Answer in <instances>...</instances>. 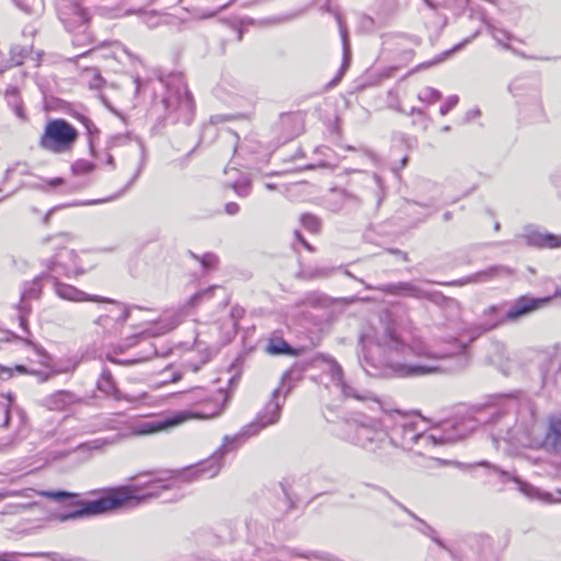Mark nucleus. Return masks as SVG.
<instances>
[{"label":"nucleus","mask_w":561,"mask_h":561,"mask_svg":"<svg viewBox=\"0 0 561 561\" xmlns=\"http://www.w3.org/2000/svg\"><path fill=\"white\" fill-rule=\"evenodd\" d=\"M360 365L370 376L419 377L436 373L438 367L428 362L461 354L465 345L456 339L446 342L447 347L435 343L428 345L416 330L402 331L398 336L389 335L385 345L362 336Z\"/></svg>","instance_id":"1"},{"label":"nucleus","mask_w":561,"mask_h":561,"mask_svg":"<svg viewBox=\"0 0 561 561\" xmlns=\"http://www.w3.org/2000/svg\"><path fill=\"white\" fill-rule=\"evenodd\" d=\"M185 469L180 471H160L156 472L152 478L141 481L146 478L147 473H141L137 477V482L111 490L106 495L87 502L82 508L72 510L62 514H51L50 518L65 522L68 519H77L82 516L98 515L117 508L130 501L141 502L149 497H154L160 494V490L171 489L180 482H190L196 480L193 474H185Z\"/></svg>","instance_id":"2"},{"label":"nucleus","mask_w":561,"mask_h":561,"mask_svg":"<svg viewBox=\"0 0 561 561\" xmlns=\"http://www.w3.org/2000/svg\"><path fill=\"white\" fill-rule=\"evenodd\" d=\"M293 387L291 371H285L278 387L272 392L271 400L260 411L256 420L244 426L238 434L225 436L221 446L209 458L185 468L182 476L193 474L195 479L216 477L222 467V459L226 454L237 449L245 439L256 435L261 430L278 422L283 404Z\"/></svg>","instance_id":"3"},{"label":"nucleus","mask_w":561,"mask_h":561,"mask_svg":"<svg viewBox=\"0 0 561 561\" xmlns=\"http://www.w3.org/2000/svg\"><path fill=\"white\" fill-rule=\"evenodd\" d=\"M393 420V426L388 432L389 442L404 450L412 449L415 445L423 449L435 447L446 443L465 438L473 430L472 420L461 422H445L443 428H425V421L419 417H408L400 413L388 414V421Z\"/></svg>","instance_id":"4"},{"label":"nucleus","mask_w":561,"mask_h":561,"mask_svg":"<svg viewBox=\"0 0 561 561\" xmlns=\"http://www.w3.org/2000/svg\"><path fill=\"white\" fill-rule=\"evenodd\" d=\"M75 236L70 232H60L47 237L44 242L56 253L47 261V267L66 277H78L93 267L75 250L66 249V244L73 241Z\"/></svg>","instance_id":"5"},{"label":"nucleus","mask_w":561,"mask_h":561,"mask_svg":"<svg viewBox=\"0 0 561 561\" xmlns=\"http://www.w3.org/2000/svg\"><path fill=\"white\" fill-rule=\"evenodd\" d=\"M502 439L513 446L527 448L546 446L561 453V414L550 417L545 437L542 436L541 428L533 422L526 428L515 426L513 430L507 431Z\"/></svg>","instance_id":"6"},{"label":"nucleus","mask_w":561,"mask_h":561,"mask_svg":"<svg viewBox=\"0 0 561 561\" xmlns=\"http://www.w3.org/2000/svg\"><path fill=\"white\" fill-rule=\"evenodd\" d=\"M388 414L381 421L369 420L367 422H347L342 427L341 437L354 445L369 451H377L388 444L387 425Z\"/></svg>","instance_id":"7"},{"label":"nucleus","mask_w":561,"mask_h":561,"mask_svg":"<svg viewBox=\"0 0 561 561\" xmlns=\"http://www.w3.org/2000/svg\"><path fill=\"white\" fill-rule=\"evenodd\" d=\"M79 137L78 130L66 119H48L38 139V146L50 153L70 152Z\"/></svg>","instance_id":"8"},{"label":"nucleus","mask_w":561,"mask_h":561,"mask_svg":"<svg viewBox=\"0 0 561 561\" xmlns=\"http://www.w3.org/2000/svg\"><path fill=\"white\" fill-rule=\"evenodd\" d=\"M551 299V297H533L525 295L512 301L507 310H503L502 307L492 306L485 311V314H495L496 317L485 324L484 330H491L505 322H517L518 320L546 308L550 304Z\"/></svg>","instance_id":"9"},{"label":"nucleus","mask_w":561,"mask_h":561,"mask_svg":"<svg viewBox=\"0 0 561 561\" xmlns=\"http://www.w3.org/2000/svg\"><path fill=\"white\" fill-rule=\"evenodd\" d=\"M178 403L187 407L182 412L193 413L187 421L193 419H209L219 415L222 407L218 399L204 388H193L187 391L179 392L174 396Z\"/></svg>","instance_id":"10"},{"label":"nucleus","mask_w":561,"mask_h":561,"mask_svg":"<svg viewBox=\"0 0 561 561\" xmlns=\"http://www.w3.org/2000/svg\"><path fill=\"white\" fill-rule=\"evenodd\" d=\"M102 301H106L108 305L103 308L101 314L95 320V324L104 337L112 339L122 333L134 307L104 298Z\"/></svg>","instance_id":"11"},{"label":"nucleus","mask_w":561,"mask_h":561,"mask_svg":"<svg viewBox=\"0 0 561 561\" xmlns=\"http://www.w3.org/2000/svg\"><path fill=\"white\" fill-rule=\"evenodd\" d=\"M325 373L331 378L333 385L339 388L345 398H352L362 402H371L378 407L381 405L379 399L368 390L357 389L347 383L341 365L333 358L325 360Z\"/></svg>","instance_id":"12"},{"label":"nucleus","mask_w":561,"mask_h":561,"mask_svg":"<svg viewBox=\"0 0 561 561\" xmlns=\"http://www.w3.org/2000/svg\"><path fill=\"white\" fill-rule=\"evenodd\" d=\"M194 415L188 412H175L171 416L157 417L151 420H138L129 425V434L134 436H146L167 431L171 427L178 426Z\"/></svg>","instance_id":"13"},{"label":"nucleus","mask_w":561,"mask_h":561,"mask_svg":"<svg viewBox=\"0 0 561 561\" xmlns=\"http://www.w3.org/2000/svg\"><path fill=\"white\" fill-rule=\"evenodd\" d=\"M184 319V314L181 311L174 312L162 317L156 322L149 323L140 332L126 337L123 342L117 344V350L123 352L125 348L134 346L138 343V340L142 336H159L167 334L168 332L175 329Z\"/></svg>","instance_id":"14"},{"label":"nucleus","mask_w":561,"mask_h":561,"mask_svg":"<svg viewBox=\"0 0 561 561\" xmlns=\"http://www.w3.org/2000/svg\"><path fill=\"white\" fill-rule=\"evenodd\" d=\"M58 14L60 21L69 32H77L75 44L84 42L79 37L80 35L88 38L85 31L88 28L87 23L89 15L81 5L72 1H61L58 4Z\"/></svg>","instance_id":"15"},{"label":"nucleus","mask_w":561,"mask_h":561,"mask_svg":"<svg viewBox=\"0 0 561 561\" xmlns=\"http://www.w3.org/2000/svg\"><path fill=\"white\" fill-rule=\"evenodd\" d=\"M41 363L45 366V370L31 371L38 376L41 381H46L48 378L59 374L71 373L76 369L78 362L75 359L59 360L53 363L51 358L46 353H38Z\"/></svg>","instance_id":"16"},{"label":"nucleus","mask_w":561,"mask_h":561,"mask_svg":"<svg viewBox=\"0 0 561 561\" xmlns=\"http://www.w3.org/2000/svg\"><path fill=\"white\" fill-rule=\"evenodd\" d=\"M522 238L531 247L550 249L561 247V237L540 231L534 227H526Z\"/></svg>","instance_id":"17"},{"label":"nucleus","mask_w":561,"mask_h":561,"mask_svg":"<svg viewBox=\"0 0 561 561\" xmlns=\"http://www.w3.org/2000/svg\"><path fill=\"white\" fill-rule=\"evenodd\" d=\"M82 402V398L69 390H58L44 399V405L51 411H62Z\"/></svg>","instance_id":"18"},{"label":"nucleus","mask_w":561,"mask_h":561,"mask_svg":"<svg viewBox=\"0 0 561 561\" xmlns=\"http://www.w3.org/2000/svg\"><path fill=\"white\" fill-rule=\"evenodd\" d=\"M54 290H55V294L59 298H61L64 300H68V301L81 302V301H102L103 300V298H101L99 296H90V295L85 294L84 291L78 289L77 287L69 285V284H65L59 280L54 282Z\"/></svg>","instance_id":"19"},{"label":"nucleus","mask_w":561,"mask_h":561,"mask_svg":"<svg viewBox=\"0 0 561 561\" xmlns=\"http://www.w3.org/2000/svg\"><path fill=\"white\" fill-rule=\"evenodd\" d=\"M512 479L518 484L519 491L529 497H538V499H541V500H543L546 502H550V503L561 502V491H558L557 496H553L552 494H549V493H541L539 490H537L533 485H530L526 482H523L517 478H512Z\"/></svg>","instance_id":"20"},{"label":"nucleus","mask_w":561,"mask_h":561,"mask_svg":"<svg viewBox=\"0 0 561 561\" xmlns=\"http://www.w3.org/2000/svg\"><path fill=\"white\" fill-rule=\"evenodd\" d=\"M381 291L390 294H403L409 297L422 298L424 293L410 283H400L398 285H386L380 288Z\"/></svg>","instance_id":"21"},{"label":"nucleus","mask_w":561,"mask_h":561,"mask_svg":"<svg viewBox=\"0 0 561 561\" xmlns=\"http://www.w3.org/2000/svg\"><path fill=\"white\" fill-rule=\"evenodd\" d=\"M98 389L107 396L114 397L116 400H121L123 398L116 389L112 375L107 370H103L98 380Z\"/></svg>","instance_id":"22"},{"label":"nucleus","mask_w":561,"mask_h":561,"mask_svg":"<svg viewBox=\"0 0 561 561\" xmlns=\"http://www.w3.org/2000/svg\"><path fill=\"white\" fill-rule=\"evenodd\" d=\"M489 33L492 37L505 49H512L511 43L515 41L514 36L506 30L496 27L493 24H488Z\"/></svg>","instance_id":"23"},{"label":"nucleus","mask_w":561,"mask_h":561,"mask_svg":"<svg viewBox=\"0 0 561 561\" xmlns=\"http://www.w3.org/2000/svg\"><path fill=\"white\" fill-rule=\"evenodd\" d=\"M266 352L271 355L293 354L289 344L279 337H273L268 341Z\"/></svg>","instance_id":"24"},{"label":"nucleus","mask_w":561,"mask_h":561,"mask_svg":"<svg viewBox=\"0 0 561 561\" xmlns=\"http://www.w3.org/2000/svg\"><path fill=\"white\" fill-rule=\"evenodd\" d=\"M156 354H157L156 347L150 343V344H148V350H147L146 354L130 357V358H125V359H118V358L108 356V359L116 364L133 365V364H138L141 362L148 360L151 357H153Z\"/></svg>","instance_id":"25"},{"label":"nucleus","mask_w":561,"mask_h":561,"mask_svg":"<svg viewBox=\"0 0 561 561\" xmlns=\"http://www.w3.org/2000/svg\"><path fill=\"white\" fill-rule=\"evenodd\" d=\"M41 280L36 278L24 285V288L21 293V300L24 302L26 300L36 299L41 296Z\"/></svg>","instance_id":"26"},{"label":"nucleus","mask_w":561,"mask_h":561,"mask_svg":"<svg viewBox=\"0 0 561 561\" xmlns=\"http://www.w3.org/2000/svg\"><path fill=\"white\" fill-rule=\"evenodd\" d=\"M337 21H339L340 33H341V37H342V44H343V62H342V68H341V75H342L350 65L351 48H350L346 28L343 26L340 18L337 19Z\"/></svg>","instance_id":"27"},{"label":"nucleus","mask_w":561,"mask_h":561,"mask_svg":"<svg viewBox=\"0 0 561 561\" xmlns=\"http://www.w3.org/2000/svg\"><path fill=\"white\" fill-rule=\"evenodd\" d=\"M5 98H7L9 105L13 108L15 115L19 118L23 119L25 117V114H24V111H23V107L21 104V100H20L18 90L16 89L7 90Z\"/></svg>","instance_id":"28"},{"label":"nucleus","mask_w":561,"mask_h":561,"mask_svg":"<svg viewBox=\"0 0 561 561\" xmlns=\"http://www.w3.org/2000/svg\"><path fill=\"white\" fill-rule=\"evenodd\" d=\"M83 80L89 84L91 89L100 90L105 84V80L102 78L100 72L92 68L87 69L83 75Z\"/></svg>","instance_id":"29"},{"label":"nucleus","mask_w":561,"mask_h":561,"mask_svg":"<svg viewBox=\"0 0 561 561\" xmlns=\"http://www.w3.org/2000/svg\"><path fill=\"white\" fill-rule=\"evenodd\" d=\"M28 50L26 47L14 45L10 50L9 66H20L26 57Z\"/></svg>","instance_id":"30"},{"label":"nucleus","mask_w":561,"mask_h":561,"mask_svg":"<svg viewBox=\"0 0 561 561\" xmlns=\"http://www.w3.org/2000/svg\"><path fill=\"white\" fill-rule=\"evenodd\" d=\"M440 96H442L440 92L431 87L423 88L417 94V99L421 102H424L427 104H433V103L437 102L440 99Z\"/></svg>","instance_id":"31"},{"label":"nucleus","mask_w":561,"mask_h":561,"mask_svg":"<svg viewBox=\"0 0 561 561\" xmlns=\"http://www.w3.org/2000/svg\"><path fill=\"white\" fill-rule=\"evenodd\" d=\"M237 195L245 197L251 192V182L248 176H241L238 181L230 184Z\"/></svg>","instance_id":"32"},{"label":"nucleus","mask_w":561,"mask_h":561,"mask_svg":"<svg viewBox=\"0 0 561 561\" xmlns=\"http://www.w3.org/2000/svg\"><path fill=\"white\" fill-rule=\"evenodd\" d=\"M15 4L27 13H39L43 9L42 0H13Z\"/></svg>","instance_id":"33"},{"label":"nucleus","mask_w":561,"mask_h":561,"mask_svg":"<svg viewBox=\"0 0 561 561\" xmlns=\"http://www.w3.org/2000/svg\"><path fill=\"white\" fill-rule=\"evenodd\" d=\"M43 495L48 499H51L58 503H67L68 501H72L76 497L75 494L64 492V491H56V492L47 491V492H43Z\"/></svg>","instance_id":"34"},{"label":"nucleus","mask_w":561,"mask_h":561,"mask_svg":"<svg viewBox=\"0 0 561 561\" xmlns=\"http://www.w3.org/2000/svg\"><path fill=\"white\" fill-rule=\"evenodd\" d=\"M301 225L311 232H317L319 230V220L316 216L305 214L300 218Z\"/></svg>","instance_id":"35"},{"label":"nucleus","mask_w":561,"mask_h":561,"mask_svg":"<svg viewBox=\"0 0 561 561\" xmlns=\"http://www.w3.org/2000/svg\"><path fill=\"white\" fill-rule=\"evenodd\" d=\"M72 170L76 174H87L94 170V164L88 160H78L73 165Z\"/></svg>","instance_id":"36"},{"label":"nucleus","mask_w":561,"mask_h":561,"mask_svg":"<svg viewBox=\"0 0 561 561\" xmlns=\"http://www.w3.org/2000/svg\"><path fill=\"white\" fill-rule=\"evenodd\" d=\"M210 356H211V352L209 350H205L202 353V357L198 363H195L190 359V360L185 362V367H187L188 369H191L193 371H197L199 369L201 365H204L205 363H207L209 360Z\"/></svg>","instance_id":"37"},{"label":"nucleus","mask_w":561,"mask_h":561,"mask_svg":"<svg viewBox=\"0 0 561 561\" xmlns=\"http://www.w3.org/2000/svg\"><path fill=\"white\" fill-rule=\"evenodd\" d=\"M295 557L309 559L311 554L302 553L297 550H282L278 552L277 561H290V559Z\"/></svg>","instance_id":"38"},{"label":"nucleus","mask_w":561,"mask_h":561,"mask_svg":"<svg viewBox=\"0 0 561 561\" xmlns=\"http://www.w3.org/2000/svg\"><path fill=\"white\" fill-rule=\"evenodd\" d=\"M217 287H209L205 290H201L196 294H194L187 301V306L194 307L196 306L201 300H203L205 297H210V294L216 289Z\"/></svg>","instance_id":"39"},{"label":"nucleus","mask_w":561,"mask_h":561,"mask_svg":"<svg viewBox=\"0 0 561 561\" xmlns=\"http://www.w3.org/2000/svg\"><path fill=\"white\" fill-rule=\"evenodd\" d=\"M111 440L98 438L91 442H87L81 444L80 447L89 450H100L103 446L111 444Z\"/></svg>","instance_id":"40"},{"label":"nucleus","mask_w":561,"mask_h":561,"mask_svg":"<svg viewBox=\"0 0 561 561\" xmlns=\"http://www.w3.org/2000/svg\"><path fill=\"white\" fill-rule=\"evenodd\" d=\"M217 256L211 253H207L199 259V262L205 270L213 268L217 264Z\"/></svg>","instance_id":"41"},{"label":"nucleus","mask_w":561,"mask_h":561,"mask_svg":"<svg viewBox=\"0 0 561 561\" xmlns=\"http://www.w3.org/2000/svg\"><path fill=\"white\" fill-rule=\"evenodd\" d=\"M458 101L459 99L457 95H450L449 98H447L446 102L440 106V114L446 115L451 108H454L457 105Z\"/></svg>","instance_id":"42"},{"label":"nucleus","mask_w":561,"mask_h":561,"mask_svg":"<svg viewBox=\"0 0 561 561\" xmlns=\"http://www.w3.org/2000/svg\"><path fill=\"white\" fill-rule=\"evenodd\" d=\"M497 272L496 267H492L482 272L477 273L472 276L473 282H485Z\"/></svg>","instance_id":"43"},{"label":"nucleus","mask_w":561,"mask_h":561,"mask_svg":"<svg viewBox=\"0 0 561 561\" xmlns=\"http://www.w3.org/2000/svg\"><path fill=\"white\" fill-rule=\"evenodd\" d=\"M419 530L424 535L431 537L438 546L444 547L443 542L435 536V531L425 523L421 522Z\"/></svg>","instance_id":"44"},{"label":"nucleus","mask_w":561,"mask_h":561,"mask_svg":"<svg viewBox=\"0 0 561 561\" xmlns=\"http://www.w3.org/2000/svg\"><path fill=\"white\" fill-rule=\"evenodd\" d=\"M179 108L191 111L192 110V100L187 91L183 92V95H180L179 99Z\"/></svg>","instance_id":"45"},{"label":"nucleus","mask_w":561,"mask_h":561,"mask_svg":"<svg viewBox=\"0 0 561 561\" xmlns=\"http://www.w3.org/2000/svg\"><path fill=\"white\" fill-rule=\"evenodd\" d=\"M75 117L84 125L89 134L93 131L94 125L88 117L82 114H76Z\"/></svg>","instance_id":"46"},{"label":"nucleus","mask_w":561,"mask_h":561,"mask_svg":"<svg viewBox=\"0 0 561 561\" xmlns=\"http://www.w3.org/2000/svg\"><path fill=\"white\" fill-rule=\"evenodd\" d=\"M225 208L228 215H236L239 211V205L233 202L227 203Z\"/></svg>","instance_id":"47"},{"label":"nucleus","mask_w":561,"mask_h":561,"mask_svg":"<svg viewBox=\"0 0 561 561\" xmlns=\"http://www.w3.org/2000/svg\"><path fill=\"white\" fill-rule=\"evenodd\" d=\"M243 314V310L242 309H239V308H233L232 311H231V317H232V325L233 328L237 325V320L242 317Z\"/></svg>","instance_id":"48"},{"label":"nucleus","mask_w":561,"mask_h":561,"mask_svg":"<svg viewBox=\"0 0 561 561\" xmlns=\"http://www.w3.org/2000/svg\"><path fill=\"white\" fill-rule=\"evenodd\" d=\"M134 149L135 151L137 152L138 157H139V161H141L144 159V148L140 144H137L134 146Z\"/></svg>","instance_id":"49"},{"label":"nucleus","mask_w":561,"mask_h":561,"mask_svg":"<svg viewBox=\"0 0 561 561\" xmlns=\"http://www.w3.org/2000/svg\"><path fill=\"white\" fill-rule=\"evenodd\" d=\"M516 405H517V403H516V401H514V400H510V401L506 403V407H507V409H510V410H515V409H516Z\"/></svg>","instance_id":"50"},{"label":"nucleus","mask_w":561,"mask_h":561,"mask_svg":"<svg viewBox=\"0 0 561 561\" xmlns=\"http://www.w3.org/2000/svg\"><path fill=\"white\" fill-rule=\"evenodd\" d=\"M61 182H62V180H61V179L56 178V179H53L51 181H49V184H50L51 186H57V185L61 184Z\"/></svg>","instance_id":"51"},{"label":"nucleus","mask_w":561,"mask_h":561,"mask_svg":"<svg viewBox=\"0 0 561 561\" xmlns=\"http://www.w3.org/2000/svg\"><path fill=\"white\" fill-rule=\"evenodd\" d=\"M296 236L308 250L311 249L310 245L301 238L299 232H296Z\"/></svg>","instance_id":"52"},{"label":"nucleus","mask_w":561,"mask_h":561,"mask_svg":"<svg viewBox=\"0 0 561 561\" xmlns=\"http://www.w3.org/2000/svg\"><path fill=\"white\" fill-rule=\"evenodd\" d=\"M163 102L165 104V108H170L171 107V103H172L171 98H165Z\"/></svg>","instance_id":"53"},{"label":"nucleus","mask_w":561,"mask_h":561,"mask_svg":"<svg viewBox=\"0 0 561 561\" xmlns=\"http://www.w3.org/2000/svg\"><path fill=\"white\" fill-rule=\"evenodd\" d=\"M135 84H136V92H139V90H140V80H139V78L135 79Z\"/></svg>","instance_id":"54"},{"label":"nucleus","mask_w":561,"mask_h":561,"mask_svg":"<svg viewBox=\"0 0 561 561\" xmlns=\"http://www.w3.org/2000/svg\"><path fill=\"white\" fill-rule=\"evenodd\" d=\"M106 162H107L108 164H111V165L113 164L114 159H113V157H112L111 154H108V156H107V160H106Z\"/></svg>","instance_id":"55"},{"label":"nucleus","mask_w":561,"mask_h":561,"mask_svg":"<svg viewBox=\"0 0 561 561\" xmlns=\"http://www.w3.org/2000/svg\"><path fill=\"white\" fill-rule=\"evenodd\" d=\"M179 379H181V376L176 374V375H174V376L172 377L171 381L175 382V381H178Z\"/></svg>","instance_id":"56"},{"label":"nucleus","mask_w":561,"mask_h":561,"mask_svg":"<svg viewBox=\"0 0 561 561\" xmlns=\"http://www.w3.org/2000/svg\"><path fill=\"white\" fill-rule=\"evenodd\" d=\"M265 187H266L267 190H273L275 186H274V184L266 183V184H265Z\"/></svg>","instance_id":"57"},{"label":"nucleus","mask_w":561,"mask_h":561,"mask_svg":"<svg viewBox=\"0 0 561 561\" xmlns=\"http://www.w3.org/2000/svg\"><path fill=\"white\" fill-rule=\"evenodd\" d=\"M450 217H451L450 213H445V214H444V218H445V220H449V219H450Z\"/></svg>","instance_id":"58"},{"label":"nucleus","mask_w":561,"mask_h":561,"mask_svg":"<svg viewBox=\"0 0 561 561\" xmlns=\"http://www.w3.org/2000/svg\"><path fill=\"white\" fill-rule=\"evenodd\" d=\"M470 39H467L465 43H460L458 46L454 48V50L458 49L459 47L463 46L466 43H468Z\"/></svg>","instance_id":"59"},{"label":"nucleus","mask_w":561,"mask_h":561,"mask_svg":"<svg viewBox=\"0 0 561 561\" xmlns=\"http://www.w3.org/2000/svg\"><path fill=\"white\" fill-rule=\"evenodd\" d=\"M442 60H443V58H438L437 60H435V61H433V62H430L427 66L434 65V64H436V62H438V61H442Z\"/></svg>","instance_id":"60"},{"label":"nucleus","mask_w":561,"mask_h":561,"mask_svg":"<svg viewBox=\"0 0 561 561\" xmlns=\"http://www.w3.org/2000/svg\"><path fill=\"white\" fill-rule=\"evenodd\" d=\"M215 14H216V12H211V13H209V14L203 15V18H209V16H213V15H215Z\"/></svg>","instance_id":"61"},{"label":"nucleus","mask_w":561,"mask_h":561,"mask_svg":"<svg viewBox=\"0 0 561 561\" xmlns=\"http://www.w3.org/2000/svg\"><path fill=\"white\" fill-rule=\"evenodd\" d=\"M494 443H495L496 447L499 448L500 438H494Z\"/></svg>","instance_id":"62"},{"label":"nucleus","mask_w":561,"mask_h":561,"mask_svg":"<svg viewBox=\"0 0 561 561\" xmlns=\"http://www.w3.org/2000/svg\"><path fill=\"white\" fill-rule=\"evenodd\" d=\"M556 296H560L561 297V287L556 291Z\"/></svg>","instance_id":"63"},{"label":"nucleus","mask_w":561,"mask_h":561,"mask_svg":"<svg viewBox=\"0 0 561 561\" xmlns=\"http://www.w3.org/2000/svg\"><path fill=\"white\" fill-rule=\"evenodd\" d=\"M407 161H408V158L402 159V167H404L407 164Z\"/></svg>","instance_id":"64"}]
</instances>
